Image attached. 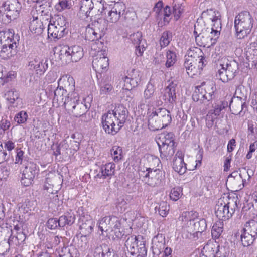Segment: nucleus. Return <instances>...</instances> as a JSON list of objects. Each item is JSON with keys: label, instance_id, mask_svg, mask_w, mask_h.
Returning a JSON list of instances; mask_svg holds the SVG:
<instances>
[{"label": "nucleus", "instance_id": "obj_1", "mask_svg": "<svg viewBox=\"0 0 257 257\" xmlns=\"http://www.w3.org/2000/svg\"><path fill=\"white\" fill-rule=\"evenodd\" d=\"M127 115L128 111L123 105H116L113 110H109L102 116L103 130L106 133L115 135L123 126Z\"/></svg>", "mask_w": 257, "mask_h": 257}, {"label": "nucleus", "instance_id": "obj_2", "mask_svg": "<svg viewBox=\"0 0 257 257\" xmlns=\"http://www.w3.org/2000/svg\"><path fill=\"white\" fill-rule=\"evenodd\" d=\"M17 37L13 30L0 31V59L8 60L16 55Z\"/></svg>", "mask_w": 257, "mask_h": 257}, {"label": "nucleus", "instance_id": "obj_3", "mask_svg": "<svg viewBox=\"0 0 257 257\" xmlns=\"http://www.w3.org/2000/svg\"><path fill=\"white\" fill-rule=\"evenodd\" d=\"M254 22L253 16L249 11H243L236 15L234 22L236 37L238 39L247 37L251 32Z\"/></svg>", "mask_w": 257, "mask_h": 257}, {"label": "nucleus", "instance_id": "obj_4", "mask_svg": "<svg viewBox=\"0 0 257 257\" xmlns=\"http://www.w3.org/2000/svg\"><path fill=\"white\" fill-rule=\"evenodd\" d=\"M148 126L152 131L158 130L168 126L172 121L170 112L164 108L156 109L149 112Z\"/></svg>", "mask_w": 257, "mask_h": 257}, {"label": "nucleus", "instance_id": "obj_5", "mask_svg": "<svg viewBox=\"0 0 257 257\" xmlns=\"http://www.w3.org/2000/svg\"><path fill=\"white\" fill-rule=\"evenodd\" d=\"M236 200L229 196L220 198L215 207V215L219 220L229 219L237 208Z\"/></svg>", "mask_w": 257, "mask_h": 257}, {"label": "nucleus", "instance_id": "obj_6", "mask_svg": "<svg viewBox=\"0 0 257 257\" xmlns=\"http://www.w3.org/2000/svg\"><path fill=\"white\" fill-rule=\"evenodd\" d=\"M62 81L65 82V84H64L65 87L69 91L68 96L65 99L64 105L65 106L71 107L72 110L75 109L77 106L79 107L80 109H82V107L84 108L85 105H83L82 103L80 104H78L79 101V94L75 90V83L73 77L67 75H63L59 79L58 83Z\"/></svg>", "mask_w": 257, "mask_h": 257}, {"label": "nucleus", "instance_id": "obj_7", "mask_svg": "<svg viewBox=\"0 0 257 257\" xmlns=\"http://www.w3.org/2000/svg\"><path fill=\"white\" fill-rule=\"evenodd\" d=\"M83 48L78 45L62 47L59 52V58L62 63L69 64L71 62H77L83 57Z\"/></svg>", "mask_w": 257, "mask_h": 257}, {"label": "nucleus", "instance_id": "obj_8", "mask_svg": "<svg viewBox=\"0 0 257 257\" xmlns=\"http://www.w3.org/2000/svg\"><path fill=\"white\" fill-rule=\"evenodd\" d=\"M124 245L131 253L136 255V257H146L147 249L145 238L143 236L131 235L125 241Z\"/></svg>", "mask_w": 257, "mask_h": 257}, {"label": "nucleus", "instance_id": "obj_9", "mask_svg": "<svg viewBox=\"0 0 257 257\" xmlns=\"http://www.w3.org/2000/svg\"><path fill=\"white\" fill-rule=\"evenodd\" d=\"M238 70V64L235 61H227L226 63L220 64L216 76L223 82L232 80Z\"/></svg>", "mask_w": 257, "mask_h": 257}, {"label": "nucleus", "instance_id": "obj_10", "mask_svg": "<svg viewBox=\"0 0 257 257\" xmlns=\"http://www.w3.org/2000/svg\"><path fill=\"white\" fill-rule=\"evenodd\" d=\"M228 106L226 101H217L213 104L212 108L209 110L206 116V124L207 127L211 128L215 121L223 115L222 111Z\"/></svg>", "mask_w": 257, "mask_h": 257}, {"label": "nucleus", "instance_id": "obj_11", "mask_svg": "<svg viewBox=\"0 0 257 257\" xmlns=\"http://www.w3.org/2000/svg\"><path fill=\"white\" fill-rule=\"evenodd\" d=\"M155 85L149 81L143 92V98L147 105L151 108L155 106H159L163 104L160 96L155 97L156 95Z\"/></svg>", "mask_w": 257, "mask_h": 257}, {"label": "nucleus", "instance_id": "obj_12", "mask_svg": "<svg viewBox=\"0 0 257 257\" xmlns=\"http://www.w3.org/2000/svg\"><path fill=\"white\" fill-rule=\"evenodd\" d=\"M198 214L197 212L193 211H185L183 212L178 218V220L181 222V225L183 226L191 227L194 226V230L196 232H202L203 230L197 228V224L200 223V222L196 220L198 219Z\"/></svg>", "mask_w": 257, "mask_h": 257}, {"label": "nucleus", "instance_id": "obj_13", "mask_svg": "<svg viewBox=\"0 0 257 257\" xmlns=\"http://www.w3.org/2000/svg\"><path fill=\"white\" fill-rule=\"evenodd\" d=\"M109 66V60L107 57L105 51H98L93 57L92 61V67L93 69L99 73L105 71Z\"/></svg>", "mask_w": 257, "mask_h": 257}, {"label": "nucleus", "instance_id": "obj_14", "mask_svg": "<svg viewBox=\"0 0 257 257\" xmlns=\"http://www.w3.org/2000/svg\"><path fill=\"white\" fill-rule=\"evenodd\" d=\"M141 77L139 71L131 69L127 71V75L122 77L124 83L123 89L130 90L137 87L141 82Z\"/></svg>", "mask_w": 257, "mask_h": 257}, {"label": "nucleus", "instance_id": "obj_15", "mask_svg": "<svg viewBox=\"0 0 257 257\" xmlns=\"http://www.w3.org/2000/svg\"><path fill=\"white\" fill-rule=\"evenodd\" d=\"M104 1L102 0H82L81 1L79 15L81 17H84V19L88 18L91 11L94 8V5L96 6L98 5L102 6V10L100 11L99 9L98 11L102 13L104 10Z\"/></svg>", "mask_w": 257, "mask_h": 257}, {"label": "nucleus", "instance_id": "obj_16", "mask_svg": "<svg viewBox=\"0 0 257 257\" xmlns=\"http://www.w3.org/2000/svg\"><path fill=\"white\" fill-rule=\"evenodd\" d=\"M144 173L142 180L149 186L155 187L160 182L162 173L160 169L148 168Z\"/></svg>", "mask_w": 257, "mask_h": 257}, {"label": "nucleus", "instance_id": "obj_17", "mask_svg": "<svg viewBox=\"0 0 257 257\" xmlns=\"http://www.w3.org/2000/svg\"><path fill=\"white\" fill-rule=\"evenodd\" d=\"M80 233L82 236H89L93 231L95 222L90 215L81 216L78 221Z\"/></svg>", "mask_w": 257, "mask_h": 257}, {"label": "nucleus", "instance_id": "obj_18", "mask_svg": "<svg viewBox=\"0 0 257 257\" xmlns=\"http://www.w3.org/2000/svg\"><path fill=\"white\" fill-rule=\"evenodd\" d=\"M36 164L28 162L22 171L21 183L24 186H29L33 182L36 174Z\"/></svg>", "mask_w": 257, "mask_h": 257}, {"label": "nucleus", "instance_id": "obj_19", "mask_svg": "<svg viewBox=\"0 0 257 257\" xmlns=\"http://www.w3.org/2000/svg\"><path fill=\"white\" fill-rule=\"evenodd\" d=\"M28 67L36 74L42 75L48 68V61L36 57L30 60Z\"/></svg>", "mask_w": 257, "mask_h": 257}, {"label": "nucleus", "instance_id": "obj_20", "mask_svg": "<svg viewBox=\"0 0 257 257\" xmlns=\"http://www.w3.org/2000/svg\"><path fill=\"white\" fill-rule=\"evenodd\" d=\"M187 60H191L194 62H198L199 67L201 68L204 67L206 61L203 52L198 47H192L187 51V54L185 56V61Z\"/></svg>", "mask_w": 257, "mask_h": 257}, {"label": "nucleus", "instance_id": "obj_21", "mask_svg": "<svg viewBox=\"0 0 257 257\" xmlns=\"http://www.w3.org/2000/svg\"><path fill=\"white\" fill-rule=\"evenodd\" d=\"M126 7L122 2H117L109 11L106 17L107 21L111 23H116L120 19V16L123 14Z\"/></svg>", "mask_w": 257, "mask_h": 257}, {"label": "nucleus", "instance_id": "obj_22", "mask_svg": "<svg viewBox=\"0 0 257 257\" xmlns=\"http://www.w3.org/2000/svg\"><path fill=\"white\" fill-rule=\"evenodd\" d=\"M184 151L178 150L174 158L172 167L174 170L179 174H183L186 170L187 164L184 162Z\"/></svg>", "mask_w": 257, "mask_h": 257}, {"label": "nucleus", "instance_id": "obj_23", "mask_svg": "<svg viewBox=\"0 0 257 257\" xmlns=\"http://www.w3.org/2000/svg\"><path fill=\"white\" fill-rule=\"evenodd\" d=\"M201 17L205 21H211L212 23V25H215L217 28H219L221 24V14L219 12L214 9H207L206 11H204L202 13Z\"/></svg>", "mask_w": 257, "mask_h": 257}, {"label": "nucleus", "instance_id": "obj_24", "mask_svg": "<svg viewBox=\"0 0 257 257\" xmlns=\"http://www.w3.org/2000/svg\"><path fill=\"white\" fill-rule=\"evenodd\" d=\"M6 10L7 11L6 16L10 20L16 19L21 10L20 4L16 0H11L5 4Z\"/></svg>", "mask_w": 257, "mask_h": 257}, {"label": "nucleus", "instance_id": "obj_25", "mask_svg": "<svg viewBox=\"0 0 257 257\" xmlns=\"http://www.w3.org/2000/svg\"><path fill=\"white\" fill-rule=\"evenodd\" d=\"M5 97L11 106L18 107L22 103L19 92L15 88H11L6 91Z\"/></svg>", "mask_w": 257, "mask_h": 257}, {"label": "nucleus", "instance_id": "obj_26", "mask_svg": "<svg viewBox=\"0 0 257 257\" xmlns=\"http://www.w3.org/2000/svg\"><path fill=\"white\" fill-rule=\"evenodd\" d=\"M161 96L165 102L174 103L176 99L175 85L173 82L170 83L164 89Z\"/></svg>", "mask_w": 257, "mask_h": 257}, {"label": "nucleus", "instance_id": "obj_27", "mask_svg": "<svg viewBox=\"0 0 257 257\" xmlns=\"http://www.w3.org/2000/svg\"><path fill=\"white\" fill-rule=\"evenodd\" d=\"M66 33L67 32L64 28L57 27L52 24V21H50L48 26V36L49 38H52L54 40H58L63 37Z\"/></svg>", "mask_w": 257, "mask_h": 257}, {"label": "nucleus", "instance_id": "obj_28", "mask_svg": "<svg viewBox=\"0 0 257 257\" xmlns=\"http://www.w3.org/2000/svg\"><path fill=\"white\" fill-rule=\"evenodd\" d=\"M43 29V23L37 16H33L30 19L29 30L32 33L40 35L42 33Z\"/></svg>", "mask_w": 257, "mask_h": 257}, {"label": "nucleus", "instance_id": "obj_29", "mask_svg": "<svg viewBox=\"0 0 257 257\" xmlns=\"http://www.w3.org/2000/svg\"><path fill=\"white\" fill-rule=\"evenodd\" d=\"M197 62H198L196 61L194 62L191 60H187L184 62V66L186 69V72L188 75L191 77H193L194 76L199 74L201 70L203 69V68H201L200 67H199V64L197 67H195V65Z\"/></svg>", "mask_w": 257, "mask_h": 257}, {"label": "nucleus", "instance_id": "obj_30", "mask_svg": "<svg viewBox=\"0 0 257 257\" xmlns=\"http://www.w3.org/2000/svg\"><path fill=\"white\" fill-rule=\"evenodd\" d=\"M247 130V137L250 141V145H254L257 142V123L249 122Z\"/></svg>", "mask_w": 257, "mask_h": 257}, {"label": "nucleus", "instance_id": "obj_31", "mask_svg": "<svg viewBox=\"0 0 257 257\" xmlns=\"http://www.w3.org/2000/svg\"><path fill=\"white\" fill-rule=\"evenodd\" d=\"M100 170L103 178L110 177L114 175L115 165L112 162L107 163L101 166Z\"/></svg>", "mask_w": 257, "mask_h": 257}, {"label": "nucleus", "instance_id": "obj_32", "mask_svg": "<svg viewBox=\"0 0 257 257\" xmlns=\"http://www.w3.org/2000/svg\"><path fill=\"white\" fill-rule=\"evenodd\" d=\"M111 221V216H105L98 220L97 225L101 235H103L104 232L110 229Z\"/></svg>", "mask_w": 257, "mask_h": 257}, {"label": "nucleus", "instance_id": "obj_33", "mask_svg": "<svg viewBox=\"0 0 257 257\" xmlns=\"http://www.w3.org/2000/svg\"><path fill=\"white\" fill-rule=\"evenodd\" d=\"M61 83H63V82H60L59 83L58 82V87L55 90L54 94V98L53 100L56 101L57 103H63L64 104V101L65 97L64 96L67 93V90L64 89L63 87V86H60L59 84ZM65 84V82H64Z\"/></svg>", "mask_w": 257, "mask_h": 257}, {"label": "nucleus", "instance_id": "obj_34", "mask_svg": "<svg viewBox=\"0 0 257 257\" xmlns=\"http://www.w3.org/2000/svg\"><path fill=\"white\" fill-rule=\"evenodd\" d=\"M200 86L196 87L192 95L193 100L196 102L200 101V103H204L205 100H208V101L211 100L212 94L211 93L203 94L202 92L200 94Z\"/></svg>", "mask_w": 257, "mask_h": 257}, {"label": "nucleus", "instance_id": "obj_35", "mask_svg": "<svg viewBox=\"0 0 257 257\" xmlns=\"http://www.w3.org/2000/svg\"><path fill=\"white\" fill-rule=\"evenodd\" d=\"M60 243V237L53 232H49L46 235V246L48 248H52Z\"/></svg>", "mask_w": 257, "mask_h": 257}, {"label": "nucleus", "instance_id": "obj_36", "mask_svg": "<svg viewBox=\"0 0 257 257\" xmlns=\"http://www.w3.org/2000/svg\"><path fill=\"white\" fill-rule=\"evenodd\" d=\"M223 221L219 220L213 224L211 230V234L213 238L217 239L220 237L223 232Z\"/></svg>", "mask_w": 257, "mask_h": 257}, {"label": "nucleus", "instance_id": "obj_37", "mask_svg": "<svg viewBox=\"0 0 257 257\" xmlns=\"http://www.w3.org/2000/svg\"><path fill=\"white\" fill-rule=\"evenodd\" d=\"M241 232L240 238L242 245L244 246H248L252 244L256 236L242 230Z\"/></svg>", "mask_w": 257, "mask_h": 257}, {"label": "nucleus", "instance_id": "obj_38", "mask_svg": "<svg viewBox=\"0 0 257 257\" xmlns=\"http://www.w3.org/2000/svg\"><path fill=\"white\" fill-rule=\"evenodd\" d=\"M111 155L114 162H119L123 156L122 147L120 146H113L111 150Z\"/></svg>", "mask_w": 257, "mask_h": 257}, {"label": "nucleus", "instance_id": "obj_39", "mask_svg": "<svg viewBox=\"0 0 257 257\" xmlns=\"http://www.w3.org/2000/svg\"><path fill=\"white\" fill-rule=\"evenodd\" d=\"M166 57L165 66L168 68L173 66L177 61L176 54L173 50H168L166 51Z\"/></svg>", "mask_w": 257, "mask_h": 257}, {"label": "nucleus", "instance_id": "obj_40", "mask_svg": "<svg viewBox=\"0 0 257 257\" xmlns=\"http://www.w3.org/2000/svg\"><path fill=\"white\" fill-rule=\"evenodd\" d=\"M242 231H246L257 237V222L254 220L248 221Z\"/></svg>", "mask_w": 257, "mask_h": 257}, {"label": "nucleus", "instance_id": "obj_41", "mask_svg": "<svg viewBox=\"0 0 257 257\" xmlns=\"http://www.w3.org/2000/svg\"><path fill=\"white\" fill-rule=\"evenodd\" d=\"M101 37V34L92 28H87L86 30L85 38L90 41H93L95 40H98Z\"/></svg>", "mask_w": 257, "mask_h": 257}, {"label": "nucleus", "instance_id": "obj_42", "mask_svg": "<svg viewBox=\"0 0 257 257\" xmlns=\"http://www.w3.org/2000/svg\"><path fill=\"white\" fill-rule=\"evenodd\" d=\"M75 217L71 215H62L59 218V226L64 227L66 225L71 226L75 221Z\"/></svg>", "mask_w": 257, "mask_h": 257}, {"label": "nucleus", "instance_id": "obj_43", "mask_svg": "<svg viewBox=\"0 0 257 257\" xmlns=\"http://www.w3.org/2000/svg\"><path fill=\"white\" fill-rule=\"evenodd\" d=\"M172 39V33L170 31L164 32L160 39V44L162 48L168 46Z\"/></svg>", "mask_w": 257, "mask_h": 257}, {"label": "nucleus", "instance_id": "obj_44", "mask_svg": "<svg viewBox=\"0 0 257 257\" xmlns=\"http://www.w3.org/2000/svg\"><path fill=\"white\" fill-rule=\"evenodd\" d=\"M183 195V189L180 187H175L171 189L169 196L170 199L176 201L178 200Z\"/></svg>", "mask_w": 257, "mask_h": 257}, {"label": "nucleus", "instance_id": "obj_45", "mask_svg": "<svg viewBox=\"0 0 257 257\" xmlns=\"http://www.w3.org/2000/svg\"><path fill=\"white\" fill-rule=\"evenodd\" d=\"M221 30V24H220L219 28H217L215 25H212L211 32L209 35L212 44H215L216 42L220 36Z\"/></svg>", "mask_w": 257, "mask_h": 257}, {"label": "nucleus", "instance_id": "obj_46", "mask_svg": "<svg viewBox=\"0 0 257 257\" xmlns=\"http://www.w3.org/2000/svg\"><path fill=\"white\" fill-rule=\"evenodd\" d=\"M161 155L164 157L171 156L174 153V146H158Z\"/></svg>", "mask_w": 257, "mask_h": 257}, {"label": "nucleus", "instance_id": "obj_47", "mask_svg": "<svg viewBox=\"0 0 257 257\" xmlns=\"http://www.w3.org/2000/svg\"><path fill=\"white\" fill-rule=\"evenodd\" d=\"M129 39L135 45H138L143 42H146L145 40L142 39V34L139 31L131 34L129 36Z\"/></svg>", "mask_w": 257, "mask_h": 257}, {"label": "nucleus", "instance_id": "obj_48", "mask_svg": "<svg viewBox=\"0 0 257 257\" xmlns=\"http://www.w3.org/2000/svg\"><path fill=\"white\" fill-rule=\"evenodd\" d=\"M31 202L29 199H25L19 204V210L23 213H27L31 210Z\"/></svg>", "mask_w": 257, "mask_h": 257}, {"label": "nucleus", "instance_id": "obj_49", "mask_svg": "<svg viewBox=\"0 0 257 257\" xmlns=\"http://www.w3.org/2000/svg\"><path fill=\"white\" fill-rule=\"evenodd\" d=\"M110 236H112L113 240H118L121 239L125 234L124 228H120L119 229H111Z\"/></svg>", "mask_w": 257, "mask_h": 257}, {"label": "nucleus", "instance_id": "obj_50", "mask_svg": "<svg viewBox=\"0 0 257 257\" xmlns=\"http://www.w3.org/2000/svg\"><path fill=\"white\" fill-rule=\"evenodd\" d=\"M120 228H124L122 224L121 220L116 216H112L110 229H117Z\"/></svg>", "mask_w": 257, "mask_h": 257}, {"label": "nucleus", "instance_id": "obj_51", "mask_svg": "<svg viewBox=\"0 0 257 257\" xmlns=\"http://www.w3.org/2000/svg\"><path fill=\"white\" fill-rule=\"evenodd\" d=\"M28 118V115L26 112L21 111L18 113L14 117V120L19 124L24 123Z\"/></svg>", "mask_w": 257, "mask_h": 257}, {"label": "nucleus", "instance_id": "obj_52", "mask_svg": "<svg viewBox=\"0 0 257 257\" xmlns=\"http://www.w3.org/2000/svg\"><path fill=\"white\" fill-rule=\"evenodd\" d=\"M169 211V205L167 204L166 202H162L160 203L159 207V214L164 217H166Z\"/></svg>", "mask_w": 257, "mask_h": 257}, {"label": "nucleus", "instance_id": "obj_53", "mask_svg": "<svg viewBox=\"0 0 257 257\" xmlns=\"http://www.w3.org/2000/svg\"><path fill=\"white\" fill-rule=\"evenodd\" d=\"M52 24L58 27L64 28L65 30H66L67 22L63 16H58L55 21L52 22Z\"/></svg>", "mask_w": 257, "mask_h": 257}, {"label": "nucleus", "instance_id": "obj_54", "mask_svg": "<svg viewBox=\"0 0 257 257\" xmlns=\"http://www.w3.org/2000/svg\"><path fill=\"white\" fill-rule=\"evenodd\" d=\"M200 21L201 19H198L194 25V35L196 42L198 40V38L203 31V28L200 24Z\"/></svg>", "mask_w": 257, "mask_h": 257}, {"label": "nucleus", "instance_id": "obj_55", "mask_svg": "<svg viewBox=\"0 0 257 257\" xmlns=\"http://www.w3.org/2000/svg\"><path fill=\"white\" fill-rule=\"evenodd\" d=\"M70 8V5L68 0L59 1L58 3L55 6L56 9L59 12Z\"/></svg>", "mask_w": 257, "mask_h": 257}, {"label": "nucleus", "instance_id": "obj_56", "mask_svg": "<svg viewBox=\"0 0 257 257\" xmlns=\"http://www.w3.org/2000/svg\"><path fill=\"white\" fill-rule=\"evenodd\" d=\"M59 221L57 218H51L48 220L47 222V226L50 229L53 230L56 229L59 226Z\"/></svg>", "mask_w": 257, "mask_h": 257}, {"label": "nucleus", "instance_id": "obj_57", "mask_svg": "<svg viewBox=\"0 0 257 257\" xmlns=\"http://www.w3.org/2000/svg\"><path fill=\"white\" fill-rule=\"evenodd\" d=\"M146 47L147 44L146 42H143L138 45H136V54L137 56L138 57L142 56Z\"/></svg>", "mask_w": 257, "mask_h": 257}, {"label": "nucleus", "instance_id": "obj_58", "mask_svg": "<svg viewBox=\"0 0 257 257\" xmlns=\"http://www.w3.org/2000/svg\"><path fill=\"white\" fill-rule=\"evenodd\" d=\"M112 89V86L111 84L105 83V82H102L100 84V93L101 94H106L110 92Z\"/></svg>", "mask_w": 257, "mask_h": 257}, {"label": "nucleus", "instance_id": "obj_59", "mask_svg": "<svg viewBox=\"0 0 257 257\" xmlns=\"http://www.w3.org/2000/svg\"><path fill=\"white\" fill-rule=\"evenodd\" d=\"M165 142L164 145H169L172 143V145H174L175 142V135L172 133H165ZM163 145V144H162Z\"/></svg>", "mask_w": 257, "mask_h": 257}, {"label": "nucleus", "instance_id": "obj_60", "mask_svg": "<svg viewBox=\"0 0 257 257\" xmlns=\"http://www.w3.org/2000/svg\"><path fill=\"white\" fill-rule=\"evenodd\" d=\"M53 185L48 182V179L47 178L44 185V190H46L48 193L52 194H56L57 193V190H54L53 189Z\"/></svg>", "mask_w": 257, "mask_h": 257}, {"label": "nucleus", "instance_id": "obj_61", "mask_svg": "<svg viewBox=\"0 0 257 257\" xmlns=\"http://www.w3.org/2000/svg\"><path fill=\"white\" fill-rule=\"evenodd\" d=\"M183 12V9L179 5H175L173 8V14L175 19L177 20L180 17V15Z\"/></svg>", "mask_w": 257, "mask_h": 257}, {"label": "nucleus", "instance_id": "obj_62", "mask_svg": "<svg viewBox=\"0 0 257 257\" xmlns=\"http://www.w3.org/2000/svg\"><path fill=\"white\" fill-rule=\"evenodd\" d=\"M9 175V171L6 167L0 168V180L6 179Z\"/></svg>", "mask_w": 257, "mask_h": 257}, {"label": "nucleus", "instance_id": "obj_63", "mask_svg": "<svg viewBox=\"0 0 257 257\" xmlns=\"http://www.w3.org/2000/svg\"><path fill=\"white\" fill-rule=\"evenodd\" d=\"M171 14L170 8L166 6L163 10L164 21L165 23H168L169 21V17Z\"/></svg>", "mask_w": 257, "mask_h": 257}, {"label": "nucleus", "instance_id": "obj_64", "mask_svg": "<svg viewBox=\"0 0 257 257\" xmlns=\"http://www.w3.org/2000/svg\"><path fill=\"white\" fill-rule=\"evenodd\" d=\"M155 141L157 145L164 144L165 142V133H161L157 135L155 137Z\"/></svg>", "mask_w": 257, "mask_h": 257}]
</instances>
